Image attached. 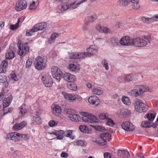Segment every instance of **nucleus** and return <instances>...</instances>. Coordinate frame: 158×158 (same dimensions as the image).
Here are the masks:
<instances>
[{
	"label": "nucleus",
	"mask_w": 158,
	"mask_h": 158,
	"mask_svg": "<svg viewBox=\"0 0 158 158\" xmlns=\"http://www.w3.org/2000/svg\"><path fill=\"white\" fill-rule=\"evenodd\" d=\"M87 0H82L78 2V0H68L64 3L62 6L58 7V9H60V11H58L59 13L62 12L67 9L73 10L77 8L81 4L83 3Z\"/></svg>",
	"instance_id": "f257e3e1"
},
{
	"label": "nucleus",
	"mask_w": 158,
	"mask_h": 158,
	"mask_svg": "<svg viewBox=\"0 0 158 158\" xmlns=\"http://www.w3.org/2000/svg\"><path fill=\"white\" fill-rule=\"evenodd\" d=\"M47 60L46 58L40 56L37 57L34 61L35 68L40 71L45 69L47 66Z\"/></svg>",
	"instance_id": "f03ea898"
},
{
	"label": "nucleus",
	"mask_w": 158,
	"mask_h": 158,
	"mask_svg": "<svg viewBox=\"0 0 158 158\" xmlns=\"http://www.w3.org/2000/svg\"><path fill=\"white\" fill-rule=\"evenodd\" d=\"M80 113L82 115V120L85 122L94 123L99 121V119L94 115L84 112H81Z\"/></svg>",
	"instance_id": "7ed1b4c3"
},
{
	"label": "nucleus",
	"mask_w": 158,
	"mask_h": 158,
	"mask_svg": "<svg viewBox=\"0 0 158 158\" xmlns=\"http://www.w3.org/2000/svg\"><path fill=\"white\" fill-rule=\"evenodd\" d=\"M102 141L99 140H95L94 142L100 146L105 145L107 142L110 141L111 139V135L108 132L101 133L100 135Z\"/></svg>",
	"instance_id": "20e7f679"
},
{
	"label": "nucleus",
	"mask_w": 158,
	"mask_h": 158,
	"mask_svg": "<svg viewBox=\"0 0 158 158\" xmlns=\"http://www.w3.org/2000/svg\"><path fill=\"white\" fill-rule=\"evenodd\" d=\"M19 48L18 53L21 56H24L27 53L29 50V48L27 45V43L26 42L22 44L21 40H19L17 43Z\"/></svg>",
	"instance_id": "39448f33"
},
{
	"label": "nucleus",
	"mask_w": 158,
	"mask_h": 158,
	"mask_svg": "<svg viewBox=\"0 0 158 158\" xmlns=\"http://www.w3.org/2000/svg\"><path fill=\"white\" fill-rule=\"evenodd\" d=\"M51 73L53 77L56 81L59 82L63 75L61 70L57 66H53L51 68Z\"/></svg>",
	"instance_id": "423d86ee"
},
{
	"label": "nucleus",
	"mask_w": 158,
	"mask_h": 158,
	"mask_svg": "<svg viewBox=\"0 0 158 158\" xmlns=\"http://www.w3.org/2000/svg\"><path fill=\"white\" fill-rule=\"evenodd\" d=\"M134 107L136 111L142 113L148 110L145 104L140 100H136L134 103Z\"/></svg>",
	"instance_id": "0eeeda50"
},
{
	"label": "nucleus",
	"mask_w": 158,
	"mask_h": 158,
	"mask_svg": "<svg viewBox=\"0 0 158 158\" xmlns=\"http://www.w3.org/2000/svg\"><path fill=\"white\" fill-rule=\"evenodd\" d=\"M132 46L139 47H143L147 44V41L139 37L132 39Z\"/></svg>",
	"instance_id": "6e6552de"
},
{
	"label": "nucleus",
	"mask_w": 158,
	"mask_h": 158,
	"mask_svg": "<svg viewBox=\"0 0 158 158\" xmlns=\"http://www.w3.org/2000/svg\"><path fill=\"white\" fill-rule=\"evenodd\" d=\"M98 51V48L97 47L93 45H91L89 48L86 49V52L83 53L84 55L86 57H90L93 54L96 53Z\"/></svg>",
	"instance_id": "1a4fd4ad"
},
{
	"label": "nucleus",
	"mask_w": 158,
	"mask_h": 158,
	"mask_svg": "<svg viewBox=\"0 0 158 158\" xmlns=\"http://www.w3.org/2000/svg\"><path fill=\"white\" fill-rule=\"evenodd\" d=\"M41 79L44 84L47 87H50L52 84V79L48 73L45 76H41Z\"/></svg>",
	"instance_id": "9d476101"
},
{
	"label": "nucleus",
	"mask_w": 158,
	"mask_h": 158,
	"mask_svg": "<svg viewBox=\"0 0 158 158\" xmlns=\"http://www.w3.org/2000/svg\"><path fill=\"white\" fill-rule=\"evenodd\" d=\"M132 39H130L128 36H125L119 40V44L124 46H132Z\"/></svg>",
	"instance_id": "9b49d317"
},
{
	"label": "nucleus",
	"mask_w": 158,
	"mask_h": 158,
	"mask_svg": "<svg viewBox=\"0 0 158 158\" xmlns=\"http://www.w3.org/2000/svg\"><path fill=\"white\" fill-rule=\"evenodd\" d=\"M27 7V3L26 1L21 0L17 2L16 3L15 9L17 11H20L25 9Z\"/></svg>",
	"instance_id": "f8f14e48"
},
{
	"label": "nucleus",
	"mask_w": 158,
	"mask_h": 158,
	"mask_svg": "<svg viewBox=\"0 0 158 158\" xmlns=\"http://www.w3.org/2000/svg\"><path fill=\"white\" fill-rule=\"evenodd\" d=\"M19 133L17 132H11L7 135L6 139L13 140L14 142L19 141Z\"/></svg>",
	"instance_id": "ddd939ff"
},
{
	"label": "nucleus",
	"mask_w": 158,
	"mask_h": 158,
	"mask_svg": "<svg viewBox=\"0 0 158 158\" xmlns=\"http://www.w3.org/2000/svg\"><path fill=\"white\" fill-rule=\"evenodd\" d=\"M122 128L127 131H132L135 129V126L129 122H125L122 124Z\"/></svg>",
	"instance_id": "4468645a"
},
{
	"label": "nucleus",
	"mask_w": 158,
	"mask_h": 158,
	"mask_svg": "<svg viewBox=\"0 0 158 158\" xmlns=\"http://www.w3.org/2000/svg\"><path fill=\"white\" fill-rule=\"evenodd\" d=\"M62 77L68 83L73 82L76 81V78L75 76L71 74L70 73H66L63 74Z\"/></svg>",
	"instance_id": "2eb2a0df"
},
{
	"label": "nucleus",
	"mask_w": 158,
	"mask_h": 158,
	"mask_svg": "<svg viewBox=\"0 0 158 158\" xmlns=\"http://www.w3.org/2000/svg\"><path fill=\"white\" fill-rule=\"evenodd\" d=\"M89 102L92 105H95L97 106L99 104L100 100L99 98L96 96H91L89 97L88 99Z\"/></svg>",
	"instance_id": "dca6fc26"
},
{
	"label": "nucleus",
	"mask_w": 158,
	"mask_h": 158,
	"mask_svg": "<svg viewBox=\"0 0 158 158\" xmlns=\"http://www.w3.org/2000/svg\"><path fill=\"white\" fill-rule=\"evenodd\" d=\"M134 88L138 89L139 93L141 94V95L144 92H147L149 90V88L148 86L142 85H135Z\"/></svg>",
	"instance_id": "f3484780"
},
{
	"label": "nucleus",
	"mask_w": 158,
	"mask_h": 158,
	"mask_svg": "<svg viewBox=\"0 0 158 158\" xmlns=\"http://www.w3.org/2000/svg\"><path fill=\"white\" fill-rule=\"evenodd\" d=\"M47 24L45 22H42L35 25L33 27V29H34V31H37L42 30L47 27Z\"/></svg>",
	"instance_id": "a211bd4d"
},
{
	"label": "nucleus",
	"mask_w": 158,
	"mask_h": 158,
	"mask_svg": "<svg viewBox=\"0 0 158 158\" xmlns=\"http://www.w3.org/2000/svg\"><path fill=\"white\" fill-rule=\"evenodd\" d=\"M141 20L144 23H150L154 21H158V16L156 15L152 18H146L143 17L141 18Z\"/></svg>",
	"instance_id": "6ab92c4d"
},
{
	"label": "nucleus",
	"mask_w": 158,
	"mask_h": 158,
	"mask_svg": "<svg viewBox=\"0 0 158 158\" xmlns=\"http://www.w3.org/2000/svg\"><path fill=\"white\" fill-rule=\"evenodd\" d=\"M62 94L64 95V98L68 100L72 101H73L77 98V95L74 94H69L65 92H62Z\"/></svg>",
	"instance_id": "aec40b11"
},
{
	"label": "nucleus",
	"mask_w": 158,
	"mask_h": 158,
	"mask_svg": "<svg viewBox=\"0 0 158 158\" xmlns=\"http://www.w3.org/2000/svg\"><path fill=\"white\" fill-rule=\"evenodd\" d=\"M50 134H53L57 136L56 139H63L64 134V131L63 130L55 131L51 133H49Z\"/></svg>",
	"instance_id": "412c9836"
},
{
	"label": "nucleus",
	"mask_w": 158,
	"mask_h": 158,
	"mask_svg": "<svg viewBox=\"0 0 158 158\" xmlns=\"http://www.w3.org/2000/svg\"><path fill=\"white\" fill-rule=\"evenodd\" d=\"M130 2L131 5L133 9L134 10H138L140 8L139 3V0H129Z\"/></svg>",
	"instance_id": "4be33fe9"
},
{
	"label": "nucleus",
	"mask_w": 158,
	"mask_h": 158,
	"mask_svg": "<svg viewBox=\"0 0 158 158\" xmlns=\"http://www.w3.org/2000/svg\"><path fill=\"white\" fill-rule=\"evenodd\" d=\"M27 123L25 121H22L20 123L15 124L13 126V128L15 130H19L24 127L26 125Z\"/></svg>",
	"instance_id": "5701e85b"
},
{
	"label": "nucleus",
	"mask_w": 158,
	"mask_h": 158,
	"mask_svg": "<svg viewBox=\"0 0 158 158\" xmlns=\"http://www.w3.org/2000/svg\"><path fill=\"white\" fill-rule=\"evenodd\" d=\"M136 75L135 74L130 73L126 75L124 77V81L129 82L134 80L135 79Z\"/></svg>",
	"instance_id": "b1692460"
},
{
	"label": "nucleus",
	"mask_w": 158,
	"mask_h": 158,
	"mask_svg": "<svg viewBox=\"0 0 158 158\" xmlns=\"http://www.w3.org/2000/svg\"><path fill=\"white\" fill-rule=\"evenodd\" d=\"M97 19V16L95 15L88 16L85 18V24L88 25L89 23L93 22Z\"/></svg>",
	"instance_id": "393cba45"
},
{
	"label": "nucleus",
	"mask_w": 158,
	"mask_h": 158,
	"mask_svg": "<svg viewBox=\"0 0 158 158\" xmlns=\"http://www.w3.org/2000/svg\"><path fill=\"white\" fill-rule=\"evenodd\" d=\"M118 155L123 158H128L130 156L129 152L125 150H119L118 152Z\"/></svg>",
	"instance_id": "a878e982"
},
{
	"label": "nucleus",
	"mask_w": 158,
	"mask_h": 158,
	"mask_svg": "<svg viewBox=\"0 0 158 158\" xmlns=\"http://www.w3.org/2000/svg\"><path fill=\"white\" fill-rule=\"evenodd\" d=\"M85 58L83 52L75 53L72 54L70 56V58L71 59H83Z\"/></svg>",
	"instance_id": "bb28decb"
},
{
	"label": "nucleus",
	"mask_w": 158,
	"mask_h": 158,
	"mask_svg": "<svg viewBox=\"0 0 158 158\" xmlns=\"http://www.w3.org/2000/svg\"><path fill=\"white\" fill-rule=\"evenodd\" d=\"M96 30L101 33H106L110 31V29L107 27H102L100 25H97L96 27Z\"/></svg>",
	"instance_id": "cd10ccee"
},
{
	"label": "nucleus",
	"mask_w": 158,
	"mask_h": 158,
	"mask_svg": "<svg viewBox=\"0 0 158 158\" xmlns=\"http://www.w3.org/2000/svg\"><path fill=\"white\" fill-rule=\"evenodd\" d=\"M12 100V97L11 96L8 97L4 99L3 102V107L6 108L8 107L10 105L11 101Z\"/></svg>",
	"instance_id": "c85d7f7f"
},
{
	"label": "nucleus",
	"mask_w": 158,
	"mask_h": 158,
	"mask_svg": "<svg viewBox=\"0 0 158 158\" xmlns=\"http://www.w3.org/2000/svg\"><path fill=\"white\" fill-rule=\"evenodd\" d=\"M117 113L118 114L127 116L131 114V111L130 110L127 109H123L118 110L117 111Z\"/></svg>",
	"instance_id": "c756f323"
},
{
	"label": "nucleus",
	"mask_w": 158,
	"mask_h": 158,
	"mask_svg": "<svg viewBox=\"0 0 158 158\" xmlns=\"http://www.w3.org/2000/svg\"><path fill=\"white\" fill-rule=\"evenodd\" d=\"M68 117L71 120L75 122L79 121L81 119L80 117L77 114H73L69 115Z\"/></svg>",
	"instance_id": "7c9ffc66"
},
{
	"label": "nucleus",
	"mask_w": 158,
	"mask_h": 158,
	"mask_svg": "<svg viewBox=\"0 0 158 158\" xmlns=\"http://www.w3.org/2000/svg\"><path fill=\"white\" fill-rule=\"evenodd\" d=\"M61 112V108L59 106H56L53 110V113L57 116H59Z\"/></svg>",
	"instance_id": "2f4dec72"
},
{
	"label": "nucleus",
	"mask_w": 158,
	"mask_h": 158,
	"mask_svg": "<svg viewBox=\"0 0 158 158\" xmlns=\"http://www.w3.org/2000/svg\"><path fill=\"white\" fill-rule=\"evenodd\" d=\"M19 110V113L23 116H24L27 112V107L25 105H23L20 107Z\"/></svg>",
	"instance_id": "473e14b6"
},
{
	"label": "nucleus",
	"mask_w": 158,
	"mask_h": 158,
	"mask_svg": "<svg viewBox=\"0 0 158 158\" xmlns=\"http://www.w3.org/2000/svg\"><path fill=\"white\" fill-rule=\"evenodd\" d=\"M67 86L68 88L74 91H76L77 89L76 85L73 82L68 83L67 84Z\"/></svg>",
	"instance_id": "72a5a7b5"
},
{
	"label": "nucleus",
	"mask_w": 158,
	"mask_h": 158,
	"mask_svg": "<svg viewBox=\"0 0 158 158\" xmlns=\"http://www.w3.org/2000/svg\"><path fill=\"white\" fill-rule=\"evenodd\" d=\"M6 58L7 60L11 59L15 57L14 53L12 50H10L6 54Z\"/></svg>",
	"instance_id": "f704fd0d"
},
{
	"label": "nucleus",
	"mask_w": 158,
	"mask_h": 158,
	"mask_svg": "<svg viewBox=\"0 0 158 158\" xmlns=\"http://www.w3.org/2000/svg\"><path fill=\"white\" fill-rule=\"evenodd\" d=\"M129 0H119L118 2V4L120 6H127L129 3Z\"/></svg>",
	"instance_id": "c9c22d12"
},
{
	"label": "nucleus",
	"mask_w": 158,
	"mask_h": 158,
	"mask_svg": "<svg viewBox=\"0 0 158 158\" xmlns=\"http://www.w3.org/2000/svg\"><path fill=\"white\" fill-rule=\"evenodd\" d=\"M79 129L80 131L83 133H88L89 130L88 127L87 126L84 125H81L79 127Z\"/></svg>",
	"instance_id": "e433bc0d"
},
{
	"label": "nucleus",
	"mask_w": 158,
	"mask_h": 158,
	"mask_svg": "<svg viewBox=\"0 0 158 158\" xmlns=\"http://www.w3.org/2000/svg\"><path fill=\"white\" fill-rule=\"evenodd\" d=\"M103 91L102 89L99 88H96L92 90V92L94 94L99 95L103 93Z\"/></svg>",
	"instance_id": "4c0bfd02"
},
{
	"label": "nucleus",
	"mask_w": 158,
	"mask_h": 158,
	"mask_svg": "<svg viewBox=\"0 0 158 158\" xmlns=\"http://www.w3.org/2000/svg\"><path fill=\"white\" fill-rule=\"evenodd\" d=\"M122 102L126 105L129 106L131 102L130 99L127 97L124 96L122 99Z\"/></svg>",
	"instance_id": "58836bf2"
},
{
	"label": "nucleus",
	"mask_w": 158,
	"mask_h": 158,
	"mask_svg": "<svg viewBox=\"0 0 158 158\" xmlns=\"http://www.w3.org/2000/svg\"><path fill=\"white\" fill-rule=\"evenodd\" d=\"M40 115V114H37V117L36 118L35 117L33 116L32 117V119L34 121L35 123L37 124H40L41 122V120L39 116Z\"/></svg>",
	"instance_id": "ea45409f"
},
{
	"label": "nucleus",
	"mask_w": 158,
	"mask_h": 158,
	"mask_svg": "<svg viewBox=\"0 0 158 158\" xmlns=\"http://www.w3.org/2000/svg\"><path fill=\"white\" fill-rule=\"evenodd\" d=\"M111 44L114 46L119 45V40L117 38H112L110 39Z\"/></svg>",
	"instance_id": "a19ab883"
},
{
	"label": "nucleus",
	"mask_w": 158,
	"mask_h": 158,
	"mask_svg": "<svg viewBox=\"0 0 158 158\" xmlns=\"http://www.w3.org/2000/svg\"><path fill=\"white\" fill-rule=\"evenodd\" d=\"M141 125L143 127H150L152 126L149 121L142 122Z\"/></svg>",
	"instance_id": "79ce46f5"
},
{
	"label": "nucleus",
	"mask_w": 158,
	"mask_h": 158,
	"mask_svg": "<svg viewBox=\"0 0 158 158\" xmlns=\"http://www.w3.org/2000/svg\"><path fill=\"white\" fill-rule=\"evenodd\" d=\"M19 141L22 140H28L29 138L28 136L25 134H22L19 133Z\"/></svg>",
	"instance_id": "37998d69"
},
{
	"label": "nucleus",
	"mask_w": 158,
	"mask_h": 158,
	"mask_svg": "<svg viewBox=\"0 0 158 158\" xmlns=\"http://www.w3.org/2000/svg\"><path fill=\"white\" fill-rule=\"evenodd\" d=\"M131 93L135 97H137L141 95V94H139V90L138 89L135 88L131 90Z\"/></svg>",
	"instance_id": "c03bdc74"
},
{
	"label": "nucleus",
	"mask_w": 158,
	"mask_h": 158,
	"mask_svg": "<svg viewBox=\"0 0 158 158\" xmlns=\"http://www.w3.org/2000/svg\"><path fill=\"white\" fill-rule=\"evenodd\" d=\"M74 145L78 146L85 147L86 145L85 144L84 142L82 140H78L74 142Z\"/></svg>",
	"instance_id": "a18cd8bd"
},
{
	"label": "nucleus",
	"mask_w": 158,
	"mask_h": 158,
	"mask_svg": "<svg viewBox=\"0 0 158 158\" xmlns=\"http://www.w3.org/2000/svg\"><path fill=\"white\" fill-rule=\"evenodd\" d=\"M8 65V62L5 60H4L2 61L0 65L1 67H2V69H3V70L4 71V72L6 71L5 69L6 67Z\"/></svg>",
	"instance_id": "49530a36"
},
{
	"label": "nucleus",
	"mask_w": 158,
	"mask_h": 158,
	"mask_svg": "<svg viewBox=\"0 0 158 158\" xmlns=\"http://www.w3.org/2000/svg\"><path fill=\"white\" fill-rule=\"evenodd\" d=\"M13 108H9L7 109L3 108V115H5L6 114L11 113L13 110Z\"/></svg>",
	"instance_id": "de8ad7c7"
},
{
	"label": "nucleus",
	"mask_w": 158,
	"mask_h": 158,
	"mask_svg": "<svg viewBox=\"0 0 158 158\" xmlns=\"http://www.w3.org/2000/svg\"><path fill=\"white\" fill-rule=\"evenodd\" d=\"M99 118L102 120L107 119L109 117L107 113H103L100 114L99 116Z\"/></svg>",
	"instance_id": "09e8293b"
},
{
	"label": "nucleus",
	"mask_w": 158,
	"mask_h": 158,
	"mask_svg": "<svg viewBox=\"0 0 158 158\" xmlns=\"http://www.w3.org/2000/svg\"><path fill=\"white\" fill-rule=\"evenodd\" d=\"M20 22V20H18L17 22L15 25H11L10 26V29L12 30H16L19 26V24Z\"/></svg>",
	"instance_id": "8fccbe9b"
},
{
	"label": "nucleus",
	"mask_w": 158,
	"mask_h": 158,
	"mask_svg": "<svg viewBox=\"0 0 158 158\" xmlns=\"http://www.w3.org/2000/svg\"><path fill=\"white\" fill-rule=\"evenodd\" d=\"M155 117V115L153 114L149 113L147 114V118L150 121H152Z\"/></svg>",
	"instance_id": "3c124183"
},
{
	"label": "nucleus",
	"mask_w": 158,
	"mask_h": 158,
	"mask_svg": "<svg viewBox=\"0 0 158 158\" xmlns=\"http://www.w3.org/2000/svg\"><path fill=\"white\" fill-rule=\"evenodd\" d=\"M102 64L106 70H107L109 69V68L107 62L106 60H103L102 62Z\"/></svg>",
	"instance_id": "603ef678"
},
{
	"label": "nucleus",
	"mask_w": 158,
	"mask_h": 158,
	"mask_svg": "<svg viewBox=\"0 0 158 158\" xmlns=\"http://www.w3.org/2000/svg\"><path fill=\"white\" fill-rule=\"evenodd\" d=\"M69 68L70 70L73 71H75L77 68V66L74 64H71L69 65Z\"/></svg>",
	"instance_id": "864d4df0"
},
{
	"label": "nucleus",
	"mask_w": 158,
	"mask_h": 158,
	"mask_svg": "<svg viewBox=\"0 0 158 158\" xmlns=\"http://www.w3.org/2000/svg\"><path fill=\"white\" fill-rule=\"evenodd\" d=\"M34 29H33V27L30 30H27L26 31V35L27 36H31L32 34V33L35 31Z\"/></svg>",
	"instance_id": "5fc2aeb1"
},
{
	"label": "nucleus",
	"mask_w": 158,
	"mask_h": 158,
	"mask_svg": "<svg viewBox=\"0 0 158 158\" xmlns=\"http://www.w3.org/2000/svg\"><path fill=\"white\" fill-rule=\"evenodd\" d=\"M29 8V9L31 10L35 9L36 8L35 2L34 1H33L30 4Z\"/></svg>",
	"instance_id": "6e6d98bb"
},
{
	"label": "nucleus",
	"mask_w": 158,
	"mask_h": 158,
	"mask_svg": "<svg viewBox=\"0 0 158 158\" xmlns=\"http://www.w3.org/2000/svg\"><path fill=\"white\" fill-rule=\"evenodd\" d=\"M107 125L109 126H113L114 125V123L113 122V120H112L111 119L109 118H107Z\"/></svg>",
	"instance_id": "4d7b16f0"
},
{
	"label": "nucleus",
	"mask_w": 158,
	"mask_h": 158,
	"mask_svg": "<svg viewBox=\"0 0 158 158\" xmlns=\"http://www.w3.org/2000/svg\"><path fill=\"white\" fill-rule=\"evenodd\" d=\"M32 63V59H28L27 60L26 63V66L27 68L30 67Z\"/></svg>",
	"instance_id": "13d9d810"
},
{
	"label": "nucleus",
	"mask_w": 158,
	"mask_h": 158,
	"mask_svg": "<svg viewBox=\"0 0 158 158\" xmlns=\"http://www.w3.org/2000/svg\"><path fill=\"white\" fill-rule=\"evenodd\" d=\"M10 78L13 80L15 81H18V79L16 75L15 74H13L10 75Z\"/></svg>",
	"instance_id": "bf43d9fd"
},
{
	"label": "nucleus",
	"mask_w": 158,
	"mask_h": 158,
	"mask_svg": "<svg viewBox=\"0 0 158 158\" xmlns=\"http://www.w3.org/2000/svg\"><path fill=\"white\" fill-rule=\"evenodd\" d=\"M58 36V34L54 33L51 35V39L52 40L54 41L55 39Z\"/></svg>",
	"instance_id": "052dcab7"
},
{
	"label": "nucleus",
	"mask_w": 158,
	"mask_h": 158,
	"mask_svg": "<svg viewBox=\"0 0 158 158\" xmlns=\"http://www.w3.org/2000/svg\"><path fill=\"white\" fill-rule=\"evenodd\" d=\"M7 77L4 76L2 78H0V83H4L7 81Z\"/></svg>",
	"instance_id": "680f3d73"
},
{
	"label": "nucleus",
	"mask_w": 158,
	"mask_h": 158,
	"mask_svg": "<svg viewBox=\"0 0 158 158\" xmlns=\"http://www.w3.org/2000/svg\"><path fill=\"white\" fill-rule=\"evenodd\" d=\"M56 122L54 120H51L48 123L49 125L51 127L54 126L56 125Z\"/></svg>",
	"instance_id": "e2e57ef3"
},
{
	"label": "nucleus",
	"mask_w": 158,
	"mask_h": 158,
	"mask_svg": "<svg viewBox=\"0 0 158 158\" xmlns=\"http://www.w3.org/2000/svg\"><path fill=\"white\" fill-rule=\"evenodd\" d=\"M73 111V110H71L70 109H64V111L67 114L70 115V114H72V112Z\"/></svg>",
	"instance_id": "0e129e2a"
},
{
	"label": "nucleus",
	"mask_w": 158,
	"mask_h": 158,
	"mask_svg": "<svg viewBox=\"0 0 158 158\" xmlns=\"http://www.w3.org/2000/svg\"><path fill=\"white\" fill-rule=\"evenodd\" d=\"M72 134V131L71 130L67 131L66 133H65L66 136L69 138H71Z\"/></svg>",
	"instance_id": "69168bd1"
},
{
	"label": "nucleus",
	"mask_w": 158,
	"mask_h": 158,
	"mask_svg": "<svg viewBox=\"0 0 158 158\" xmlns=\"http://www.w3.org/2000/svg\"><path fill=\"white\" fill-rule=\"evenodd\" d=\"M91 126L95 128V129L98 131H102V127L99 126H94V125H91Z\"/></svg>",
	"instance_id": "338daca9"
},
{
	"label": "nucleus",
	"mask_w": 158,
	"mask_h": 158,
	"mask_svg": "<svg viewBox=\"0 0 158 158\" xmlns=\"http://www.w3.org/2000/svg\"><path fill=\"white\" fill-rule=\"evenodd\" d=\"M68 156V154L67 153L63 152L61 153L60 156L62 158H67Z\"/></svg>",
	"instance_id": "774afa93"
}]
</instances>
